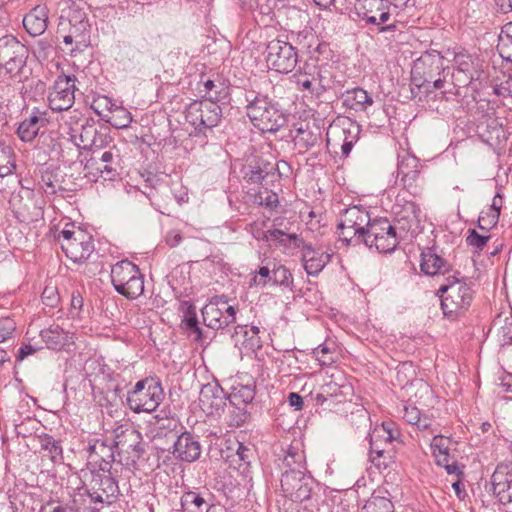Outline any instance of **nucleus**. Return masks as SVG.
<instances>
[{
    "label": "nucleus",
    "mask_w": 512,
    "mask_h": 512,
    "mask_svg": "<svg viewBox=\"0 0 512 512\" xmlns=\"http://www.w3.org/2000/svg\"><path fill=\"white\" fill-rule=\"evenodd\" d=\"M445 57L437 50L423 52L414 60L411 69V85L418 90L424 89L429 96L439 90L442 95L450 93L447 89V78L451 75L450 67L444 64Z\"/></svg>",
    "instance_id": "1"
},
{
    "label": "nucleus",
    "mask_w": 512,
    "mask_h": 512,
    "mask_svg": "<svg viewBox=\"0 0 512 512\" xmlns=\"http://www.w3.org/2000/svg\"><path fill=\"white\" fill-rule=\"evenodd\" d=\"M246 114L255 128L275 133L287 123V114L279 102L268 95L250 91L245 95Z\"/></svg>",
    "instance_id": "2"
},
{
    "label": "nucleus",
    "mask_w": 512,
    "mask_h": 512,
    "mask_svg": "<svg viewBox=\"0 0 512 512\" xmlns=\"http://www.w3.org/2000/svg\"><path fill=\"white\" fill-rule=\"evenodd\" d=\"M226 88L216 90L213 95L202 100H194L185 109V119L191 124L196 134L206 136L207 131L212 129L221 122L222 108L218 102L227 97Z\"/></svg>",
    "instance_id": "3"
},
{
    "label": "nucleus",
    "mask_w": 512,
    "mask_h": 512,
    "mask_svg": "<svg viewBox=\"0 0 512 512\" xmlns=\"http://www.w3.org/2000/svg\"><path fill=\"white\" fill-rule=\"evenodd\" d=\"M447 283L441 285L437 294L441 298V309L446 318L456 320L465 314L474 299V291L468 279L449 276Z\"/></svg>",
    "instance_id": "4"
},
{
    "label": "nucleus",
    "mask_w": 512,
    "mask_h": 512,
    "mask_svg": "<svg viewBox=\"0 0 512 512\" xmlns=\"http://www.w3.org/2000/svg\"><path fill=\"white\" fill-rule=\"evenodd\" d=\"M281 492L293 502L304 504L305 508L318 504L320 485L306 471L283 472L280 479Z\"/></svg>",
    "instance_id": "5"
},
{
    "label": "nucleus",
    "mask_w": 512,
    "mask_h": 512,
    "mask_svg": "<svg viewBox=\"0 0 512 512\" xmlns=\"http://www.w3.org/2000/svg\"><path fill=\"white\" fill-rule=\"evenodd\" d=\"M164 399V390L160 379L147 377L138 381L127 392L126 405L135 413H151Z\"/></svg>",
    "instance_id": "6"
},
{
    "label": "nucleus",
    "mask_w": 512,
    "mask_h": 512,
    "mask_svg": "<svg viewBox=\"0 0 512 512\" xmlns=\"http://www.w3.org/2000/svg\"><path fill=\"white\" fill-rule=\"evenodd\" d=\"M110 277L116 292L127 299H137L144 292V276L139 267L128 259L115 263Z\"/></svg>",
    "instance_id": "7"
},
{
    "label": "nucleus",
    "mask_w": 512,
    "mask_h": 512,
    "mask_svg": "<svg viewBox=\"0 0 512 512\" xmlns=\"http://www.w3.org/2000/svg\"><path fill=\"white\" fill-rule=\"evenodd\" d=\"M393 442L402 443L400 432L393 421H384L380 427H377L369 435V458L370 461L378 467L388 466L394 455Z\"/></svg>",
    "instance_id": "8"
},
{
    "label": "nucleus",
    "mask_w": 512,
    "mask_h": 512,
    "mask_svg": "<svg viewBox=\"0 0 512 512\" xmlns=\"http://www.w3.org/2000/svg\"><path fill=\"white\" fill-rule=\"evenodd\" d=\"M59 37H62L66 45L75 44L71 52L87 47L90 42V24L85 12L73 10L67 17L61 16L57 29V38Z\"/></svg>",
    "instance_id": "9"
},
{
    "label": "nucleus",
    "mask_w": 512,
    "mask_h": 512,
    "mask_svg": "<svg viewBox=\"0 0 512 512\" xmlns=\"http://www.w3.org/2000/svg\"><path fill=\"white\" fill-rule=\"evenodd\" d=\"M452 54L454 68L458 75H463V79L457 76L456 81L461 82L463 86H470L472 90L483 88L485 71L483 61L479 56L472 55L463 48H454Z\"/></svg>",
    "instance_id": "10"
},
{
    "label": "nucleus",
    "mask_w": 512,
    "mask_h": 512,
    "mask_svg": "<svg viewBox=\"0 0 512 512\" xmlns=\"http://www.w3.org/2000/svg\"><path fill=\"white\" fill-rule=\"evenodd\" d=\"M267 67L280 74H288L295 70L299 62V54L282 36L272 39L266 44L264 51Z\"/></svg>",
    "instance_id": "11"
},
{
    "label": "nucleus",
    "mask_w": 512,
    "mask_h": 512,
    "mask_svg": "<svg viewBox=\"0 0 512 512\" xmlns=\"http://www.w3.org/2000/svg\"><path fill=\"white\" fill-rule=\"evenodd\" d=\"M116 474L114 470L103 472L91 469V480L86 489L91 503L110 506L118 500L120 488L115 478Z\"/></svg>",
    "instance_id": "12"
},
{
    "label": "nucleus",
    "mask_w": 512,
    "mask_h": 512,
    "mask_svg": "<svg viewBox=\"0 0 512 512\" xmlns=\"http://www.w3.org/2000/svg\"><path fill=\"white\" fill-rule=\"evenodd\" d=\"M354 9L357 16L366 25L375 26L378 33L394 32L398 28L397 21L387 23L391 17L388 0H356Z\"/></svg>",
    "instance_id": "13"
},
{
    "label": "nucleus",
    "mask_w": 512,
    "mask_h": 512,
    "mask_svg": "<svg viewBox=\"0 0 512 512\" xmlns=\"http://www.w3.org/2000/svg\"><path fill=\"white\" fill-rule=\"evenodd\" d=\"M70 226L67 224L59 234L58 238H63L61 248L70 260L83 263L95 250L93 237L81 228L74 229V224Z\"/></svg>",
    "instance_id": "14"
},
{
    "label": "nucleus",
    "mask_w": 512,
    "mask_h": 512,
    "mask_svg": "<svg viewBox=\"0 0 512 512\" xmlns=\"http://www.w3.org/2000/svg\"><path fill=\"white\" fill-rule=\"evenodd\" d=\"M403 235L387 218H375L366 232L364 245L380 253L393 252Z\"/></svg>",
    "instance_id": "15"
},
{
    "label": "nucleus",
    "mask_w": 512,
    "mask_h": 512,
    "mask_svg": "<svg viewBox=\"0 0 512 512\" xmlns=\"http://www.w3.org/2000/svg\"><path fill=\"white\" fill-rule=\"evenodd\" d=\"M85 451L87 452L88 466H91L92 469L118 472V466L121 468L124 466L123 458L118 461L115 459L117 451L113 440L91 438L88 440Z\"/></svg>",
    "instance_id": "16"
},
{
    "label": "nucleus",
    "mask_w": 512,
    "mask_h": 512,
    "mask_svg": "<svg viewBox=\"0 0 512 512\" xmlns=\"http://www.w3.org/2000/svg\"><path fill=\"white\" fill-rule=\"evenodd\" d=\"M203 323L210 329L230 333L229 326L236 321L237 309L228 304L225 295L214 297L202 310Z\"/></svg>",
    "instance_id": "17"
},
{
    "label": "nucleus",
    "mask_w": 512,
    "mask_h": 512,
    "mask_svg": "<svg viewBox=\"0 0 512 512\" xmlns=\"http://www.w3.org/2000/svg\"><path fill=\"white\" fill-rule=\"evenodd\" d=\"M28 49L12 35L0 38V70L10 78L20 74L26 65Z\"/></svg>",
    "instance_id": "18"
},
{
    "label": "nucleus",
    "mask_w": 512,
    "mask_h": 512,
    "mask_svg": "<svg viewBox=\"0 0 512 512\" xmlns=\"http://www.w3.org/2000/svg\"><path fill=\"white\" fill-rule=\"evenodd\" d=\"M79 137L83 143V149L93 154L100 153L113 142L110 127L93 118L86 119L81 125Z\"/></svg>",
    "instance_id": "19"
},
{
    "label": "nucleus",
    "mask_w": 512,
    "mask_h": 512,
    "mask_svg": "<svg viewBox=\"0 0 512 512\" xmlns=\"http://www.w3.org/2000/svg\"><path fill=\"white\" fill-rule=\"evenodd\" d=\"M108 150L93 154L86 160L84 169H95L104 180L114 181L122 172L121 155L116 145H110Z\"/></svg>",
    "instance_id": "20"
},
{
    "label": "nucleus",
    "mask_w": 512,
    "mask_h": 512,
    "mask_svg": "<svg viewBox=\"0 0 512 512\" xmlns=\"http://www.w3.org/2000/svg\"><path fill=\"white\" fill-rule=\"evenodd\" d=\"M113 441L120 458H123V454H128V457L123 459L124 466L128 470L135 467L145 452L141 433L134 428H128L117 434Z\"/></svg>",
    "instance_id": "21"
},
{
    "label": "nucleus",
    "mask_w": 512,
    "mask_h": 512,
    "mask_svg": "<svg viewBox=\"0 0 512 512\" xmlns=\"http://www.w3.org/2000/svg\"><path fill=\"white\" fill-rule=\"evenodd\" d=\"M76 81L75 75L61 74L57 77L48 95V103L52 111L62 112L73 106L77 90Z\"/></svg>",
    "instance_id": "22"
},
{
    "label": "nucleus",
    "mask_w": 512,
    "mask_h": 512,
    "mask_svg": "<svg viewBox=\"0 0 512 512\" xmlns=\"http://www.w3.org/2000/svg\"><path fill=\"white\" fill-rule=\"evenodd\" d=\"M393 212L398 225L396 227L402 235L407 232L415 233L419 230L421 209L413 200H407L398 195L393 206Z\"/></svg>",
    "instance_id": "23"
},
{
    "label": "nucleus",
    "mask_w": 512,
    "mask_h": 512,
    "mask_svg": "<svg viewBox=\"0 0 512 512\" xmlns=\"http://www.w3.org/2000/svg\"><path fill=\"white\" fill-rule=\"evenodd\" d=\"M455 445L457 442L451 437L441 434L434 435L430 444L436 464L443 467L450 475L461 476L463 471L460 470L456 458L451 454L452 446Z\"/></svg>",
    "instance_id": "24"
},
{
    "label": "nucleus",
    "mask_w": 512,
    "mask_h": 512,
    "mask_svg": "<svg viewBox=\"0 0 512 512\" xmlns=\"http://www.w3.org/2000/svg\"><path fill=\"white\" fill-rule=\"evenodd\" d=\"M421 167L419 159L414 155L405 152L398 156L397 178L403 188L413 196L420 193V188L416 182L420 176Z\"/></svg>",
    "instance_id": "25"
},
{
    "label": "nucleus",
    "mask_w": 512,
    "mask_h": 512,
    "mask_svg": "<svg viewBox=\"0 0 512 512\" xmlns=\"http://www.w3.org/2000/svg\"><path fill=\"white\" fill-rule=\"evenodd\" d=\"M171 453L179 461L192 463L197 461L202 453L199 437L189 431H183L173 441Z\"/></svg>",
    "instance_id": "26"
},
{
    "label": "nucleus",
    "mask_w": 512,
    "mask_h": 512,
    "mask_svg": "<svg viewBox=\"0 0 512 512\" xmlns=\"http://www.w3.org/2000/svg\"><path fill=\"white\" fill-rule=\"evenodd\" d=\"M181 512H217L213 494L206 488L183 492L180 498Z\"/></svg>",
    "instance_id": "27"
},
{
    "label": "nucleus",
    "mask_w": 512,
    "mask_h": 512,
    "mask_svg": "<svg viewBox=\"0 0 512 512\" xmlns=\"http://www.w3.org/2000/svg\"><path fill=\"white\" fill-rule=\"evenodd\" d=\"M276 463L283 472L306 471V455L303 444L300 441H293L286 448L281 449L277 455Z\"/></svg>",
    "instance_id": "28"
},
{
    "label": "nucleus",
    "mask_w": 512,
    "mask_h": 512,
    "mask_svg": "<svg viewBox=\"0 0 512 512\" xmlns=\"http://www.w3.org/2000/svg\"><path fill=\"white\" fill-rule=\"evenodd\" d=\"M490 483L493 495L501 504L512 503V468L509 465H497Z\"/></svg>",
    "instance_id": "29"
},
{
    "label": "nucleus",
    "mask_w": 512,
    "mask_h": 512,
    "mask_svg": "<svg viewBox=\"0 0 512 512\" xmlns=\"http://www.w3.org/2000/svg\"><path fill=\"white\" fill-rule=\"evenodd\" d=\"M372 220L365 208L351 206L342 211L337 228H354L359 236H365Z\"/></svg>",
    "instance_id": "30"
},
{
    "label": "nucleus",
    "mask_w": 512,
    "mask_h": 512,
    "mask_svg": "<svg viewBox=\"0 0 512 512\" xmlns=\"http://www.w3.org/2000/svg\"><path fill=\"white\" fill-rule=\"evenodd\" d=\"M332 252L314 248L312 244L303 246L301 261L304 270L309 276H318L325 266L331 261Z\"/></svg>",
    "instance_id": "31"
},
{
    "label": "nucleus",
    "mask_w": 512,
    "mask_h": 512,
    "mask_svg": "<svg viewBox=\"0 0 512 512\" xmlns=\"http://www.w3.org/2000/svg\"><path fill=\"white\" fill-rule=\"evenodd\" d=\"M48 122L47 113L34 107L30 115L20 122L16 133L23 142H32Z\"/></svg>",
    "instance_id": "32"
},
{
    "label": "nucleus",
    "mask_w": 512,
    "mask_h": 512,
    "mask_svg": "<svg viewBox=\"0 0 512 512\" xmlns=\"http://www.w3.org/2000/svg\"><path fill=\"white\" fill-rule=\"evenodd\" d=\"M253 457V449L237 440L232 442L225 450H222V458L231 468L237 470L247 469Z\"/></svg>",
    "instance_id": "33"
},
{
    "label": "nucleus",
    "mask_w": 512,
    "mask_h": 512,
    "mask_svg": "<svg viewBox=\"0 0 512 512\" xmlns=\"http://www.w3.org/2000/svg\"><path fill=\"white\" fill-rule=\"evenodd\" d=\"M180 311L182 312L181 329L189 337H193L195 342L204 343L206 336L199 326L195 305L191 301H182Z\"/></svg>",
    "instance_id": "34"
},
{
    "label": "nucleus",
    "mask_w": 512,
    "mask_h": 512,
    "mask_svg": "<svg viewBox=\"0 0 512 512\" xmlns=\"http://www.w3.org/2000/svg\"><path fill=\"white\" fill-rule=\"evenodd\" d=\"M256 395V381L252 377L235 380L227 393V401L232 405L250 404Z\"/></svg>",
    "instance_id": "35"
},
{
    "label": "nucleus",
    "mask_w": 512,
    "mask_h": 512,
    "mask_svg": "<svg viewBox=\"0 0 512 512\" xmlns=\"http://www.w3.org/2000/svg\"><path fill=\"white\" fill-rule=\"evenodd\" d=\"M257 326L237 325L230 337L236 347L244 348L249 351H255L262 347Z\"/></svg>",
    "instance_id": "36"
},
{
    "label": "nucleus",
    "mask_w": 512,
    "mask_h": 512,
    "mask_svg": "<svg viewBox=\"0 0 512 512\" xmlns=\"http://www.w3.org/2000/svg\"><path fill=\"white\" fill-rule=\"evenodd\" d=\"M421 271L428 276L445 274L450 270L449 263L438 253L436 246L427 247L421 253Z\"/></svg>",
    "instance_id": "37"
},
{
    "label": "nucleus",
    "mask_w": 512,
    "mask_h": 512,
    "mask_svg": "<svg viewBox=\"0 0 512 512\" xmlns=\"http://www.w3.org/2000/svg\"><path fill=\"white\" fill-rule=\"evenodd\" d=\"M106 377L108 382L106 387L100 392L99 403L111 414L113 411H118L126 405V397L123 394V388L118 383H115L112 376L107 375Z\"/></svg>",
    "instance_id": "38"
},
{
    "label": "nucleus",
    "mask_w": 512,
    "mask_h": 512,
    "mask_svg": "<svg viewBox=\"0 0 512 512\" xmlns=\"http://www.w3.org/2000/svg\"><path fill=\"white\" fill-rule=\"evenodd\" d=\"M293 141L299 153H305L316 146H320L322 142V131L320 127L315 124L310 125L306 123L296 130Z\"/></svg>",
    "instance_id": "39"
},
{
    "label": "nucleus",
    "mask_w": 512,
    "mask_h": 512,
    "mask_svg": "<svg viewBox=\"0 0 512 512\" xmlns=\"http://www.w3.org/2000/svg\"><path fill=\"white\" fill-rule=\"evenodd\" d=\"M49 9L46 5H37L23 18V26L33 37L42 35L48 27Z\"/></svg>",
    "instance_id": "40"
},
{
    "label": "nucleus",
    "mask_w": 512,
    "mask_h": 512,
    "mask_svg": "<svg viewBox=\"0 0 512 512\" xmlns=\"http://www.w3.org/2000/svg\"><path fill=\"white\" fill-rule=\"evenodd\" d=\"M200 401L211 409L210 413L219 412L227 407V393L218 384H206L200 392Z\"/></svg>",
    "instance_id": "41"
},
{
    "label": "nucleus",
    "mask_w": 512,
    "mask_h": 512,
    "mask_svg": "<svg viewBox=\"0 0 512 512\" xmlns=\"http://www.w3.org/2000/svg\"><path fill=\"white\" fill-rule=\"evenodd\" d=\"M40 179L39 184L46 194L56 195L58 192L67 191L63 187L64 176L61 169L55 166L42 167L39 170Z\"/></svg>",
    "instance_id": "42"
},
{
    "label": "nucleus",
    "mask_w": 512,
    "mask_h": 512,
    "mask_svg": "<svg viewBox=\"0 0 512 512\" xmlns=\"http://www.w3.org/2000/svg\"><path fill=\"white\" fill-rule=\"evenodd\" d=\"M341 99L344 107L355 112H364L374 103L372 95L361 87L345 91Z\"/></svg>",
    "instance_id": "43"
},
{
    "label": "nucleus",
    "mask_w": 512,
    "mask_h": 512,
    "mask_svg": "<svg viewBox=\"0 0 512 512\" xmlns=\"http://www.w3.org/2000/svg\"><path fill=\"white\" fill-rule=\"evenodd\" d=\"M72 333L65 331L59 325H51L40 332V337L48 349L62 350L72 343Z\"/></svg>",
    "instance_id": "44"
},
{
    "label": "nucleus",
    "mask_w": 512,
    "mask_h": 512,
    "mask_svg": "<svg viewBox=\"0 0 512 512\" xmlns=\"http://www.w3.org/2000/svg\"><path fill=\"white\" fill-rule=\"evenodd\" d=\"M275 176V167L263 160L257 159L245 167L244 179L251 184H263L268 177Z\"/></svg>",
    "instance_id": "45"
},
{
    "label": "nucleus",
    "mask_w": 512,
    "mask_h": 512,
    "mask_svg": "<svg viewBox=\"0 0 512 512\" xmlns=\"http://www.w3.org/2000/svg\"><path fill=\"white\" fill-rule=\"evenodd\" d=\"M285 40L292 42V46L298 54L300 52L312 53V48L317 42V35L313 29L305 28L298 32L290 31Z\"/></svg>",
    "instance_id": "46"
},
{
    "label": "nucleus",
    "mask_w": 512,
    "mask_h": 512,
    "mask_svg": "<svg viewBox=\"0 0 512 512\" xmlns=\"http://www.w3.org/2000/svg\"><path fill=\"white\" fill-rule=\"evenodd\" d=\"M272 281L270 286H279L294 292V279L291 271L280 262L272 261Z\"/></svg>",
    "instance_id": "47"
},
{
    "label": "nucleus",
    "mask_w": 512,
    "mask_h": 512,
    "mask_svg": "<svg viewBox=\"0 0 512 512\" xmlns=\"http://www.w3.org/2000/svg\"><path fill=\"white\" fill-rule=\"evenodd\" d=\"M229 411V426L241 427L248 423L251 419V410L253 405L250 404H239V405H227Z\"/></svg>",
    "instance_id": "48"
},
{
    "label": "nucleus",
    "mask_w": 512,
    "mask_h": 512,
    "mask_svg": "<svg viewBox=\"0 0 512 512\" xmlns=\"http://www.w3.org/2000/svg\"><path fill=\"white\" fill-rule=\"evenodd\" d=\"M39 444L41 450L47 452V456L53 463H61L63 461V450L60 441L54 439L49 434L39 436Z\"/></svg>",
    "instance_id": "49"
},
{
    "label": "nucleus",
    "mask_w": 512,
    "mask_h": 512,
    "mask_svg": "<svg viewBox=\"0 0 512 512\" xmlns=\"http://www.w3.org/2000/svg\"><path fill=\"white\" fill-rule=\"evenodd\" d=\"M317 67L305 63L303 67L293 75L298 88L302 91H312L313 83L316 81L315 72Z\"/></svg>",
    "instance_id": "50"
},
{
    "label": "nucleus",
    "mask_w": 512,
    "mask_h": 512,
    "mask_svg": "<svg viewBox=\"0 0 512 512\" xmlns=\"http://www.w3.org/2000/svg\"><path fill=\"white\" fill-rule=\"evenodd\" d=\"M361 512H394L392 501L375 493L366 501Z\"/></svg>",
    "instance_id": "51"
},
{
    "label": "nucleus",
    "mask_w": 512,
    "mask_h": 512,
    "mask_svg": "<svg viewBox=\"0 0 512 512\" xmlns=\"http://www.w3.org/2000/svg\"><path fill=\"white\" fill-rule=\"evenodd\" d=\"M281 236H286L289 243H293L294 247L301 249V251L303 250V246H307L309 244L306 243L297 234H286L283 230L280 229H270L267 230L266 232H263V239H272L278 241L280 244L287 245V243L283 239H279Z\"/></svg>",
    "instance_id": "52"
},
{
    "label": "nucleus",
    "mask_w": 512,
    "mask_h": 512,
    "mask_svg": "<svg viewBox=\"0 0 512 512\" xmlns=\"http://www.w3.org/2000/svg\"><path fill=\"white\" fill-rule=\"evenodd\" d=\"M105 100L110 103L109 110L110 111L114 110L115 112H117L119 114V115L113 116V121H109L110 124L117 129H124V128L129 127L132 122L131 113L129 111H127L126 109H124L123 107H119L116 104L111 103V101L107 97H105Z\"/></svg>",
    "instance_id": "53"
},
{
    "label": "nucleus",
    "mask_w": 512,
    "mask_h": 512,
    "mask_svg": "<svg viewBox=\"0 0 512 512\" xmlns=\"http://www.w3.org/2000/svg\"><path fill=\"white\" fill-rule=\"evenodd\" d=\"M493 92L497 96L510 97L512 96V76L501 72L500 75L496 76L493 80Z\"/></svg>",
    "instance_id": "54"
},
{
    "label": "nucleus",
    "mask_w": 512,
    "mask_h": 512,
    "mask_svg": "<svg viewBox=\"0 0 512 512\" xmlns=\"http://www.w3.org/2000/svg\"><path fill=\"white\" fill-rule=\"evenodd\" d=\"M272 262H268L264 266H259L258 269L255 270L254 276L251 279L250 286H257L264 288L268 285H271L272 281Z\"/></svg>",
    "instance_id": "55"
},
{
    "label": "nucleus",
    "mask_w": 512,
    "mask_h": 512,
    "mask_svg": "<svg viewBox=\"0 0 512 512\" xmlns=\"http://www.w3.org/2000/svg\"><path fill=\"white\" fill-rule=\"evenodd\" d=\"M15 168L14 154L10 147H0V177H5L13 172Z\"/></svg>",
    "instance_id": "56"
},
{
    "label": "nucleus",
    "mask_w": 512,
    "mask_h": 512,
    "mask_svg": "<svg viewBox=\"0 0 512 512\" xmlns=\"http://www.w3.org/2000/svg\"><path fill=\"white\" fill-rule=\"evenodd\" d=\"M255 203L269 209H274L278 206L279 200L277 193L265 188L259 190L254 197Z\"/></svg>",
    "instance_id": "57"
},
{
    "label": "nucleus",
    "mask_w": 512,
    "mask_h": 512,
    "mask_svg": "<svg viewBox=\"0 0 512 512\" xmlns=\"http://www.w3.org/2000/svg\"><path fill=\"white\" fill-rule=\"evenodd\" d=\"M339 231V238L346 245H360L364 244L365 236H359L354 228H337Z\"/></svg>",
    "instance_id": "58"
},
{
    "label": "nucleus",
    "mask_w": 512,
    "mask_h": 512,
    "mask_svg": "<svg viewBox=\"0 0 512 512\" xmlns=\"http://www.w3.org/2000/svg\"><path fill=\"white\" fill-rule=\"evenodd\" d=\"M499 216L494 212L482 211L478 218V227L481 230L489 231L493 227H495L498 223Z\"/></svg>",
    "instance_id": "59"
},
{
    "label": "nucleus",
    "mask_w": 512,
    "mask_h": 512,
    "mask_svg": "<svg viewBox=\"0 0 512 512\" xmlns=\"http://www.w3.org/2000/svg\"><path fill=\"white\" fill-rule=\"evenodd\" d=\"M333 352L326 344H320L313 349V355L322 366L330 365L334 362Z\"/></svg>",
    "instance_id": "60"
},
{
    "label": "nucleus",
    "mask_w": 512,
    "mask_h": 512,
    "mask_svg": "<svg viewBox=\"0 0 512 512\" xmlns=\"http://www.w3.org/2000/svg\"><path fill=\"white\" fill-rule=\"evenodd\" d=\"M489 239L490 236L479 234L476 232V230L470 229L468 231V236L466 237V243L469 246L482 250L486 246Z\"/></svg>",
    "instance_id": "61"
},
{
    "label": "nucleus",
    "mask_w": 512,
    "mask_h": 512,
    "mask_svg": "<svg viewBox=\"0 0 512 512\" xmlns=\"http://www.w3.org/2000/svg\"><path fill=\"white\" fill-rule=\"evenodd\" d=\"M16 329L15 321L10 317L0 318V343L9 339Z\"/></svg>",
    "instance_id": "62"
},
{
    "label": "nucleus",
    "mask_w": 512,
    "mask_h": 512,
    "mask_svg": "<svg viewBox=\"0 0 512 512\" xmlns=\"http://www.w3.org/2000/svg\"><path fill=\"white\" fill-rule=\"evenodd\" d=\"M497 335L502 345L512 344V318H505L504 324L498 329Z\"/></svg>",
    "instance_id": "63"
},
{
    "label": "nucleus",
    "mask_w": 512,
    "mask_h": 512,
    "mask_svg": "<svg viewBox=\"0 0 512 512\" xmlns=\"http://www.w3.org/2000/svg\"><path fill=\"white\" fill-rule=\"evenodd\" d=\"M42 302L48 307H56L59 302V294L55 287H45L41 295Z\"/></svg>",
    "instance_id": "64"
}]
</instances>
